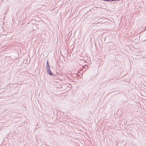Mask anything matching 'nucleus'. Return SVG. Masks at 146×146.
<instances>
[{"label": "nucleus", "mask_w": 146, "mask_h": 146, "mask_svg": "<svg viewBox=\"0 0 146 146\" xmlns=\"http://www.w3.org/2000/svg\"><path fill=\"white\" fill-rule=\"evenodd\" d=\"M47 71L48 73L50 75H52V74L50 70V68H47Z\"/></svg>", "instance_id": "nucleus-1"}, {"label": "nucleus", "mask_w": 146, "mask_h": 146, "mask_svg": "<svg viewBox=\"0 0 146 146\" xmlns=\"http://www.w3.org/2000/svg\"><path fill=\"white\" fill-rule=\"evenodd\" d=\"M50 68V66L48 62V60H47V63H46V68Z\"/></svg>", "instance_id": "nucleus-2"}, {"label": "nucleus", "mask_w": 146, "mask_h": 146, "mask_svg": "<svg viewBox=\"0 0 146 146\" xmlns=\"http://www.w3.org/2000/svg\"><path fill=\"white\" fill-rule=\"evenodd\" d=\"M7 13V11H6L5 13Z\"/></svg>", "instance_id": "nucleus-5"}, {"label": "nucleus", "mask_w": 146, "mask_h": 146, "mask_svg": "<svg viewBox=\"0 0 146 146\" xmlns=\"http://www.w3.org/2000/svg\"><path fill=\"white\" fill-rule=\"evenodd\" d=\"M119 0H111V1H119Z\"/></svg>", "instance_id": "nucleus-4"}, {"label": "nucleus", "mask_w": 146, "mask_h": 146, "mask_svg": "<svg viewBox=\"0 0 146 146\" xmlns=\"http://www.w3.org/2000/svg\"><path fill=\"white\" fill-rule=\"evenodd\" d=\"M104 1H110L111 0H103Z\"/></svg>", "instance_id": "nucleus-3"}, {"label": "nucleus", "mask_w": 146, "mask_h": 146, "mask_svg": "<svg viewBox=\"0 0 146 146\" xmlns=\"http://www.w3.org/2000/svg\"><path fill=\"white\" fill-rule=\"evenodd\" d=\"M7 13V11H6L5 13Z\"/></svg>", "instance_id": "nucleus-6"}]
</instances>
